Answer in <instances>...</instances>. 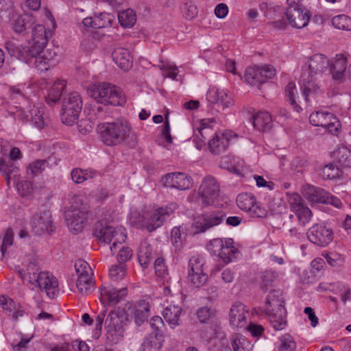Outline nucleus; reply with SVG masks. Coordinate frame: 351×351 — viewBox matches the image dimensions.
Segmentation results:
<instances>
[{"label":"nucleus","instance_id":"obj_1","mask_svg":"<svg viewBox=\"0 0 351 351\" xmlns=\"http://www.w3.org/2000/svg\"><path fill=\"white\" fill-rule=\"evenodd\" d=\"M16 271L24 285H28L32 289L39 288L45 291L49 298H55L59 293L57 278L48 271H43L34 262H30L25 269H16Z\"/></svg>","mask_w":351,"mask_h":351},{"label":"nucleus","instance_id":"obj_2","mask_svg":"<svg viewBox=\"0 0 351 351\" xmlns=\"http://www.w3.org/2000/svg\"><path fill=\"white\" fill-rule=\"evenodd\" d=\"M329 64L330 62L326 56L323 54H315L302 67L300 84L302 90V96L306 101H308L310 95L319 92V86L315 83V76L327 71Z\"/></svg>","mask_w":351,"mask_h":351},{"label":"nucleus","instance_id":"obj_3","mask_svg":"<svg viewBox=\"0 0 351 351\" xmlns=\"http://www.w3.org/2000/svg\"><path fill=\"white\" fill-rule=\"evenodd\" d=\"M97 130L104 145L114 147L127 141L132 131V125L126 119L119 117L99 123Z\"/></svg>","mask_w":351,"mask_h":351},{"label":"nucleus","instance_id":"obj_4","mask_svg":"<svg viewBox=\"0 0 351 351\" xmlns=\"http://www.w3.org/2000/svg\"><path fill=\"white\" fill-rule=\"evenodd\" d=\"M267 318L275 330H281L287 326L285 302L280 290L271 291L266 300Z\"/></svg>","mask_w":351,"mask_h":351},{"label":"nucleus","instance_id":"obj_5","mask_svg":"<svg viewBox=\"0 0 351 351\" xmlns=\"http://www.w3.org/2000/svg\"><path fill=\"white\" fill-rule=\"evenodd\" d=\"M89 93L98 103L104 105L123 106L126 98L121 89L110 83H101L93 85Z\"/></svg>","mask_w":351,"mask_h":351},{"label":"nucleus","instance_id":"obj_6","mask_svg":"<svg viewBox=\"0 0 351 351\" xmlns=\"http://www.w3.org/2000/svg\"><path fill=\"white\" fill-rule=\"evenodd\" d=\"M219 192L220 187L217 181L213 176H208L203 179L198 191L193 192L190 199L203 206H208L215 203Z\"/></svg>","mask_w":351,"mask_h":351},{"label":"nucleus","instance_id":"obj_7","mask_svg":"<svg viewBox=\"0 0 351 351\" xmlns=\"http://www.w3.org/2000/svg\"><path fill=\"white\" fill-rule=\"evenodd\" d=\"M83 102L77 92H71L65 95L62 101L60 118L67 125H73L78 120Z\"/></svg>","mask_w":351,"mask_h":351},{"label":"nucleus","instance_id":"obj_8","mask_svg":"<svg viewBox=\"0 0 351 351\" xmlns=\"http://www.w3.org/2000/svg\"><path fill=\"white\" fill-rule=\"evenodd\" d=\"M94 236L104 243H112L110 249L112 254L116 252L118 243L122 244L126 240V234L121 227L104 226L102 223L97 225L94 231Z\"/></svg>","mask_w":351,"mask_h":351},{"label":"nucleus","instance_id":"obj_9","mask_svg":"<svg viewBox=\"0 0 351 351\" xmlns=\"http://www.w3.org/2000/svg\"><path fill=\"white\" fill-rule=\"evenodd\" d=\"M66 226L73 234L80 232L84 228L87 217L88 210L84 206L77 207L71 205L64 214Z\"/></svg>","mask_w":351,"mask_h":351},{"label":"nucleus","instance_id":"obj_10","mask_svg":"<svg viewBox=\"0 0 351 351\" xmlns=\"http://www.w3.org/2000/svg\"><path fill=\"white\" fill-rule=\"evenodd\" d=\"M177 209V204L174 202L170 203L165 206L156 209L149 215L143 221V226L149 232H152L160 227Z\"/></svg>","mask_w":351,"mask_h":351},{"label":"nucleus","instance_id":"obj_11","mask_svg":"<svg viewBox=\"0 0 351 351\" xmlns=\"http://www.w3.org/2000/svg\"><path fill=\"white\" fill-rule=\"evenodd\" d=\"M309 121L313 125L322 127L334 135L337 134L341 126L336 116L324 110L312 112L309 117Z\"/></svg>","mask_w":351,"mask_h":351},{"label":"nucleus","instance_id":"obj_12","mask_svg":"<svg viewBox=\"0 0 351 351\" xmlns=\"http://www.w3.org/2000/svg\"><path fill=\"white\" fill-rule=\"evenodd\" d=\"M237 204L239 208L253 217H264L267 211L256 202L254 196L251 193H242L237 196Z\"/></svg>","mask_w":351,"mask_h":351},{"label":"nucleus","instance_id":"obj_13","mask_svg":"<svg viewBox=\"0 0 351 351\" xmlns=\"http://www.w3.org/2000/svg\"><path fill=\"white\" fill-rule=\"evenodd\" d=\"M308 241L318 246L328 245L333 239L332 230L324 224H315L306 233Z\"/></svg>","mask_w":351,"mask_h":351},{"label":"nucleus","instance_id":"obj_14","mask_svg":"<svg viewBox=\"0 0 351 351\" xmlns=\"http://www.w3.org/2000/svg\"><path fill=\"white\" fill-rule=\"evenodd\" d=\"M32 230L36 234L53 231L51 215L49 210H39L31 218L29 221Z\"/></svg>","mask_w":351,"mask_h":351},{"label":"nucleus","instance_id":"obj_15","mask_svg":"<svg viewBox=\"0 0 351 351\" xmlns=\"http://www.w3.org/2000/svg\"><path fill=\"white\" fill-rule=\"evenodd\" d=\"M224 217L225 214L221 210L204 214L194 222L193 226L194 233L204 232L208 229L220 224Z\"/></svg>","mask_w":351,"mask_h":351},{"label":"nucleus","instance_id":"obj_16","mask_svg":"<svg viewBox=\"0 0 351 351\" xmlns=\"http://www.w3.org/2000/svg\"><path fill=\"white\" fill-rule=\"evenodd\" d=\"M21 152L19 148L12 149L9 158L0 157V171L5 177L7 186L10 188L11 184L12 174H14V178L16 179V173L19 169L14 162V160L19 159Z\"/></svg>","mask_w":351,"mask_h":351},{"label":"nucleus","instance_id":"obj_17","mask_svg":"<svg viewBox=\"0 0 351 351\" xmlns=\"http://www.w3.org/2000/svg\"><path fill=\"white\" fill-rule=\"evenodd\" d=\"M286 16L291 27L301 29L308 25L311 15L306 8L296 5L287 10Z\"/></svg>","mask_w":351,"mask_h":351},{"label":"nucleus","instance_id":"obj_18","mask_svg":"<svg viewBox=\"0 0 351 351\" xmlns=\"http://www.w3.org/2000/svg\"><path fill=\"white\" fill-rule=\"evenodd\" d=\"M44 108L34 106L27 109L21 108L16 112V117L24 122H30L38 128H43L45 124L43 117Z\"/></svg>","mask_w":351,"mask_h":351},{"label":"nucleus","instance_id":"obj_19","mask_svg":"<svg viewBox=\"0 0 351 351\" xmlns=\"http://www.w3.org/2000/svg\"><path fill=\"white\" fill-rule=\"evenodd\" d=\"M162 182L167 187L185 191L193 186V179L184 173H168L162 178Z\"/></svg>","mask_w":351,"mask_h":351},{"label":"nucleus","instance_id":"obj_20","mask_svg":"<svg viewBox=\"0 0 351 351\" xmlns=\"http://www.w3.org/2000/svg\"><path fill=\"white\" fill-rule=\"evenodd\" d=\"M43 49L39 45H34L29 41L17 47L15 55L21 61L30 65H34L35 59L38 58V55H40Z\"/></svg>","mask_w":351,"mask_h":351},{"label":"nucleus","instance_id":"obj_21","mask_svg":"<svg viewBox=\"0 0 351 351\" xmlns=\"http://www.w3.org/2000/svg\"><path fill=\"white\" fill-rule=\"evenodd\" d=\"M248 311L244 304L236 302L232 304L229 313L230 324L232 328H245L247 324Z\"/></svg>","mask_w":351,"mask_h":351},{"label":"nucleus","instance_id":"obj_22","mask_svg":"<svg viewBox=\"0 0 351 351\" xmlns=\"http://www.w3.org/2000/svg\"><path fill=\"white\" fill-rule=\"evenodd\" d=\"M34 23L35 21L32 14L25 13L23 14H14L12 15V28L17 34H27Z\"/></svg>","mask_w":351,"mask_h":351},{"label":"nucleus","instance_id":"obj_23","mask_svg":"<svg viewBox=\"0 0 351 351\" xmlns=\"http://www.w3.org/2000/svg\"><path fill=\"white\" fill-rule=\"evenodd\" d=\"M302 195L311 204H324L327 199L328 192L323 189L310 184H305L301 188Z\"/></svg>","mask_w":351,"mask_h":351},{"label":"nucleus","instance_id":"obj_24","mask_svg":"<svg viewBox=\"0 0 351 351\" xmlns=\"http://www.w3.org/2000/svg\"><path fill=\"white\" fill-rule=\"evenodd\" d=\"M231 132H215L213 138L209 141L210 152L214 154H220L228 148L232 136Z\"/></svg>","mask_w":351,"mask_h":351},{"label":"nucleus","instance_id":"obj_25","mask_svg":"<svg viewBox=\"0 0 351 351\" xmlns=\"http://www.w3.org/2000/svg\"><path fill=\"white\" fill-rule=\"evenodd\" d=\"M56 53L53 49H42L40 55L35 59L34 66L40 71H47L56 64Z\"/></svg>","mask_w":351,"mask_h":351},{"label":"nucleus","instance_id":"obj_26","mask_svg":"<svg viewBox=\"0 0 351 351\" xmlns=\"http://www.w3.org/2000/svg\"><path fill=\"white\" fill-rule=\"evenodd\" d=\"M100 294L103 304L105 302L117 304L125 297L127 289L125 288L116 289L111 286L102 287L100 289Z\"/></svg>","mask_w":351,"mask_h":351},{"label":"nucleus","instance_id":"obj_27","mask_svg":"<svg viewBox=\"0 0 351 351\" xmlns=\"http://www.w3.org/2000/svg\"><path fill=\"white\" fill-rule=\"evenodd\" d=\"M112 57L115 64L122 70L128 71L132 68L133 64L132 56L130 52L125 48H116L112 53Z\"/></svg>","mask_w":351,"mask_h":351},{"label":"nucleus","instance_id":"obj_28","mask_svg":"<svg viewBox=\"0 0 351 351\" xmlns=\"http://www.w3.org/2000/svg\"><path fill=\"white\" fill-rule=\"evenodd\" d=\"M215 120L214 119H204L201 120L200 126L197 128L194 132V139L195 142L197 140L199 142L197 145V147L200 149L203 145H204L205 140L212 133V123H215Z\"/></svg>","mask_w":351,"mask_h":351},{"label":"nucleus","instance_id":"obj_29","mask_svg":"<svg viewBox=\"0 0 351 351\" xmlns=\"http://www.w3.org/2000/svg\"><path fill=\"white\" fill-rule=\"evenodd\" d=\"M165 337L162 333H150L145 337L142 351H160L163 346Z\"/></svg>","mask_w":351,"mask_h":351},{"label":"nucleus","instance_id":"obj_30","mask_svg":"<svg viewBox=\"0 0 351 351\" xmlns=\"http://www.w3.org/2000/svg\"><path fill=\"white\" fill-rule=\"evenodd\" d=\"M347 58L342 54L337 55L335 60L330 62V72L334 80L343 78L346 69Z\"/></svg>","mask_w":351,"mask_h":351},{"label":"nucleus","instance_id":"obj_31","mask_svg":"<svg viewBox=\"0 0 351 351\" xmlns=\"http://www.w3.org/2000/svg\"><path fill=\"white\" fill-rule=\"evenodd\" d=\"M232 239H225L223 249L220 252L219 258L224 263H228L235 261L239 256V251L233 245Z\"/></svg>","mask_w":351,"mask_h":351},{"label":"nucleus","instance_id":"obj_32","mask_svg":"<svg viewBox=\"0 0 351 351\" xmlns=\"http://www.w3.org/2000/svg\"><path fill=\"white\" fill-rule=\"evenodd\" d=\"M51 35V32H47L43 25H35L32 29V40L31 42L44 48Z\"/></svg>","mask_w":351,"mask_h":351},{"label":"nucleus","instance_id":"obj_33","mask_svg":"<svg viewBox=\"0 0 351 351\" xmlns=\"http://www.w3.org/2000/svg\"><path fill=\"white\" fill-rule=\"evenodd\" d=\"M182 308L179 305L170 304L167 306L162 313L165 319L169 324L172 328L179 326V318Z\"/></svg>","mask_w":351,"mask_h":351},{"label":"nucleus","instance_id":"obj_34","mask_svg":"<svg viewBox=\"0 0 351 351\" xmlns=\"http://www.w3.org/2000/svg\"><path fill=\"white\" fill-rule=\"evenodd\" d=\"M138 258L141 265L147 268L153 258V250L147 240L141 241L138 252Z\"/></svg>","mask_w":351,"mask_h":351},{"label":"nucleus","instance_id":"obj_35","mask_svg":"<svg viewBox=\"0 0 351 351\" xmlns=\"http://www.w3.org/2000/svg\"><path fill=\"white\" fill-rule=\"evenodd\" d=\"M66 87V82L64 80H57L54 82V84L50 87L48 90L47 95L46 97V101L49 105L55 104L58 101H59L62 91Z\"/></svg>","mask_w":351,"mask_h":351},{"label":"nucleus","instance_id":"obj_36","mask_svg":"<svg viewBox=\"0 0 351 351\" xmlns=\"http://www.w3.org/2000/svg\"><path fill=\"white\" fill-rule=\"evenodd\" d=\"M272 119L267 112H259L252 117L254 127L259 131H266L271 128Z\"/></svg>","mask_w":351,"mask_h":351},{"label":"nucleus","instance_id":"obj_37","mask_svg":"<svg viewBox=\"0 0 351 351\" xmlns=\"http://www.w3.org/2000/svg\"><path fill=\"white\" fill-rule=\"evenodd\" d=\"M149 304L146 300H141L136 304L134 317L138 326L143 324L149 315Z\"/></svg>","mask_w":351,"mask_h":351},{"label":"nucleus","instance_id":"obj_38","mask_svg":"<svg viewBox=\"0 0 351 351\" xmlns=\"http://www.w3.org/2000/svg\"><path fill=\"white\" fill-rule=\"evenodd\" d=\"M97 172L93 169H73L71 172L72 180L81 184L88 180L93 179L96 176Z\"/></svg>","mask_w":351,"mask_h":351},{"label":"nucleus","instance_id":"obj_39","mask_svg":"<svg viewBox=\"0 0 351 351\" xmlns=\"http://www.w3.org/2000/svg\"><path fill=\"white\" fill-rule=\"evenodd\" d=\"M333 156L337 162L346 167H351V150L345 146L339 147L334 152Z\"/></svg>","mask_w":351,"mask_h":351},{"label":"nucleus","instance_id":"obj_40","mask_svg":"<svg viewBox=\"0 0 351 351\" xmlns=\"http://www.w3.org/2000/svg\"><path fill=\"white\" fill-rule=\"evenodd\" d=\"M105 326L108 329V332H120L122 324L119 314L114 311H111L105 319Z\"/></svg>","mask_w":351,"mask_h":351},{"label":"nucleus","instance_id":"obj_41","mask_svg":"<svg viewBox=\"0 0 351 351\" xmlns=\"http://www.w3.org/2000/svg\"><path fill=\"white\" fill-rule=\"evenodd\" d=\"M234 351H252L253 344L244 336L236 334L231 343Z\"/></svg>","mask_w":351,"mask_h":351},{"label":"nucleus","instance_id":"obj_42","mask_svg":"<svg viewBox=\"0 0 351 351\" xmlns=\"http://www.w3.org/2000/svg\"><path fill=\"white\" fill-rule=\"evenodd\" d=\"M118 19L121 26L131 27L136 23V14L132 9H127L119 13Z\"/></svg>","mask_w":351,"mask_h":351},{"label":"nucleus","instance_id":"obj_43","mask_svg":"<svg viewBox=\"0 0 351 351\" xmlns=\"http://www.w3.org/2000/svg\"><path fill=\"white\" fill-rule=\"evenodd\" d=\"M76 287L78 292L82 295L88 294L93 287V282L91 279V276L77 277Z\"/></svg>","mask_w":351,"mask_h":351},{"label":"nucleus","instance_id":"obj_44","mask_svg":"<svg viewBox=\"0 0 351 351\" xmlns=\"http://www.w3.org/2000/svg\"><path fill=\"white\" fill-rule=\"evenodd\" d=\"M245 80L249 84L252 86H260L262 83L259 77L258 66H251L246 69L245 71Z\"/></svg>","mask_w":351,"mask_h":351},{"label":"nucleus","instance_id":"obj_45","mask_svg":"<svg viewBox=\"0 0 351 351\" xmlns=\"http://www.w3.org/2000/svg\"><path fill=\"white\" fill-rule=\"evenodd\" d=\"M287 202L292 212L300 211L301 208L305 206V203L302 197L296 193H287Z\"/></svg>","mask_w":351,"mask_h":351},{"label":"nucleus","instance_id":"obj_46","mask_svg":"<svg viewBox=\"0 0 351 351\" xmlns=\"http://www.w3.org/2000/svg\"><path fill=\"white\" fill-rule=\"evenodd\" d=\"M13 180L14 184L16 185L19 193L23 196H27L31 194L32 191V184L26 180L19 181L18 173H16V179L14 178V174H12L11 181Z\"/></svg>","mask_w":351,"mask_h":351},{"label":"nucleus","instance_id":"obj_47","mask_svg":"<svg viewBox=\"0 0 351 351\" xmlns=\"http://www.w3.org/2000/svg\"><path fill=\"white\" fill-rule=\"evenodd\" d=\"M332 24L339 29L351 30V18L345 14L334 16L332 19Z\"/></svg>","mask_w":351,"mask_h":351},{"label":"nucleus","instance_id":"obj_48","mask_svg":"<svg viewBox=\"0 0 351 351\" xmlns=\"http://www.w3.org/2000/svg\"><path fill=\"white\" fill-rule=\"evenodd\" d=\"M298 93L296 86L294 82H289L286 88H285V95L287 97V99L291 103V104L293 106L294 109L297 112H300L302 109L301 107L298 105L297 100L295 97V94Z\"/></svg>","mask_w":351,"mask_h":351},{"label":"nucleus","instance_id":"obj_49","mask_svg":"<svg viewBox=\"0 0 351 351\" xmlns=\"http://www.w3.org/2000/svg\"><path fill=\"white\" fill-rule=\"evenodd\" d=\"M277 274L272 271H265L261 274V288L263 290H267L277 278Z\"/></svg>","mask_w":351,"mask_h":351},{"label":"nucleus","instance_id":"obj_50","mask_svg":"<svg viewBox=\"0 0 351 351\" xmlns=\"http://www.w3.org/2000/svg\"><path fill=\"white\" fill-rule=\"evenodd\" d=\"M188 279L195 287H199L206 283L208 276L204 271L200 272H189Z\"/></svg>","mask_w":351,"mask_h":351},{"label":"nucleus","instance_id":"obj_51","mask_svg":"<svg viewBox=\"0 0 351 351\" xmlns=\"http://www.w3.org/2000/svg\"><path fill=\"white\" fill-rule=\"evenodd\" d=\"M295 348V343L290 335L285 334L280 337L277 351H293Z\"/></svg>","mask_w":351,"mask_h":351},{"label":"nucleus","instance_id":"obj_52","mask_svg":"<svg viewBox=\"0 0 351 351\" xmlns=\"http://www.w3.org/2000/svg\"><path fill=\"white\" fill-rule=\"evenodd\" d=\"M259 72V77L262 83L266 82L269 79H271L276 74V69L270 64H264L261 66L258 67Z\"/></svg>","mask_w":351,"mask_h":351},{"label":"nucleus","instance_id":"obj_53","mask_svg":"<svg viewBox=\"0 0 351 351\" xmlns=\"http://www.w3.org/2000/svg\"><path fill=\"white\" fill-rule=\"evenodd\" d=\"M184 17L187 20L193 19L197 14L196 5L191 1H186L182 8Z\"/></svg>","mask_w":351,"mask_h":351},{"label":"nucleus","instance_id":"obj_54","mask_svg":"<svg viewBox=\"0 0 351 351\" xmlns=\"http://www.w3.org/2000/svg\"><path fill=\"white\" fill-rule=\"evenodd\" d=\"M340 173L341 171L337 166L328 164L323 168L322 175L324 179L332 180L339 177Z\"/></svg>","mask_w":351,"mask_h":351},{"label":"nucleus","instance_id":"obj_55","mask_svg":"<svg viewBox=\"0 0 351 351\" xmlns=\"http://www.w3.org/2000/svg\"><path fill=\"white\" fill-rule=\"evenodd\" d=\"M118 251L117 259L119 264H123L130 260L132 256V251L128 247L122 246L118 243L116 252Z\"/></svg>","mask_w":351,"mask_h":351},{"label":"nucleus","instance_id":"obj_56","mask_svg":"<svg viewBox=\"0 0 351 351\" xmlns=\"http://www.w3.org/2000/svg\"><path fill=\"white\" fill-rule=\"evenodd\" d=\"M77 277L92 276V270L88 263L83 260H77L75 263Z\"/></svg>","mask_w":351,"mask_h":351},{"label":"nucleus","instance_id":"obj_57","mask_svg":"<svg viewBox=\"0 0 351 351\" xmlns=\"http://www.w3.org/2000/svg\"><path fill=\"white\" fill-rule=\"evenodd\" d=\"M47 166V160H38L29 165L28 171H29L33 176H36L42 173Z\"/></svg>","mask_w":351,"mask_h":351},{"label":"nucleus","instance_id":"obj_58","mask_svg":"<svg viewBox=\"0 0 351 351\" xmlns=\"http://www.w3.org/2000/svg\"><path fill=\"white\" fill-rule=\"evenodd\" d=\"M109 275L114 281H118L122 279L125 275V265L119 264L112 266L109 270Z\"/></svg>","mask_w":351,"mask_h":351},{"label":"nucleus","instance_id":"obj_59","mask_svg":"<svg viewBox=\"0 0 351 351\" xmlns=\"http://www.w3.org/2000/svg\"><path fill=\"white\" fill-rule=\"evenodd\" d=\"M93 23L94 29H100L110 26L111 24V20L109 15L101 13L99 15H95L94 16Z\"/></svg>","mask_w":351,"mask_h":351},{"label":"nucleus","instance_id":"obj_60","mask_svg":"<svg viewBox=\"0 0 351 351\" xmlns=\"http://www.w3.org/2000/svg\"><path fill=\"white\" fill-rule=\"evenodd\" d=\"M294 213L297 215L300 224L303 226L309 223L311 219V210L306 206L301 208L300 211H296Z\"/></svg>","mask_w":351,"mask_h":351},{"label":"nucleus","instance_id":"obj_61","mask_svg":"<svg viewBox=\"0 0 351 351\" xmlns=\"http://www.w3.org/2000/svg\"><path fill=\"white\" fill-rule=\"evenodd\" d=\"M204 261L203 258L193 256L189 262V272H200L201 271H204Z\"/></svg>","mask_w":351,"mask_h":351},{"label":"nucleus","instance_id":"obj_62","mask_svg":"<svg viewBox=\"0 0 351 351\" xmlns=\"http://www.w3.org/2000/svg\"><path fill=\"white\" fill-rule=\"evenodd\" d=\"M224 245V239H214L210 241L208 245V251L215 256L219 257L223 246Z\"/></svg>","mask_w":351,"mask_h":351},{"label":"nucleus","instance_id":"obj_63","mask_svg":"<svg viewBox=\"0 0 351 351\" xmlns=\"http://www.w3.org/2000/svg\"><path fill=\"white\" fill-rule=\"evenodd\" d=\"M160 70L162 71V75L165 77H170L175 80L178 75V67L169 64H162L159 66Z\"/></svg>","mask_w":351,"mask_h":351},{"label":"nucleus","instance_id":"obj_64","mask_svg":"<svg viewBox=\"0 0 351 351\" xmlns=\"http://www.w3.org/2000/svg\"><path fill=\"white\" fill-rule=\"evenodd\" d=\"M156 274L160 278H165L168 275V270L162 258H158L154 263Z\"/></svg>","mask_w":351,"mask_h":351}]
</instances>
